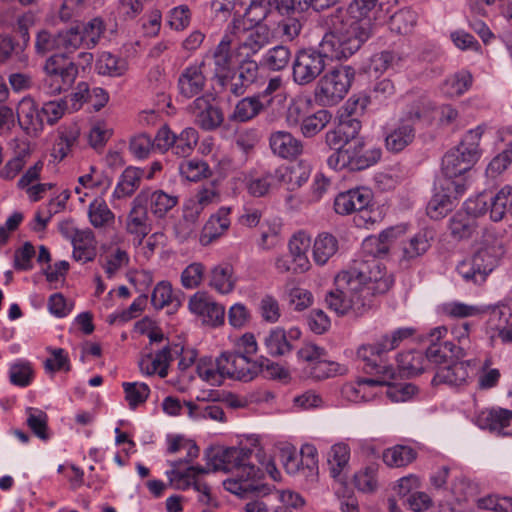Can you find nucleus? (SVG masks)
I'll return each instance as SVG.
<instances>
[{"instance_id": "44", "label": "nucleus", "mask_w": 512, "mask_h": 512, "mask_svg": "<svg viewBox=\"0 0 512 512\" xmlns=\"http://www.w3.org/2000/svg\"><path fill=\"white\" fill-rule=\"evenodd\" d=\"M140 193L147 195L150 211L157 218H163L178 203L176 196L169 195L162 190L141 191Z\"/></svg>"}, {"instance_id": "55", "label": "nucleus", "mask_w": 512, "mask_h": 512, "mask_svg": "<svg viewBox=\"0 0 512 512\" xmlns=\"http://www.w3.org/2000/svg\"><path fill=\"white\" fill-rule=\"evenodd\" d=\"M202 211L200 206H196L191 201L185 204L183 218L176 226L177 233L181 238L186 239L194 232L199 215Z\"/></svg>"}, {"instance_id": "18", "label": "nucleus", "mask_w": 512, "mask_h": 512, "mask_svg": "<svg viewBox=\"0 0 512 512\" xmlns=\"http://www.w3.org/2000/svg\"><path fill=\"white\" fill-rule=\"evenodd\" d=\"M311 167L307 162H288L275 171V177L290 191L300 188L310 177Z\"/></svg>"}, {"instance_id": "10", "label": "nucleus", "mask_w": 512, "mask_h": 512, "mask_svg": "<svg viewBox=\"0 0 512 512\" xmlns=\"http://www.w3.org/2000/svg\"><path fill=\"white\" fill-rule=\"evenodd\" d=\"M148 197L145 193H139L132 201L131 209L126 218L125 229L127 233L134 236L138 244H142L143 240L152 230L151 220L147 211Z\"/></svg>"}, {"instance_id": "34", "label": "nucleus", "mask_w": 512, "mask_h": 512, "mask_svg": "<svg viewBox=\"0 0 512 512\" xmlns=\"http://www.w3.org/2000/svg\"><path fill=\"white\" fill-rule=\"evenodd\" d=\"M403 232L404 229L401 227H390L382 231L378 237L366 238L363 242V249L372 255L370 260H376V256H381L388 252V243Z\"/></svg>"}, {"instance_id": "33", "label": "nucleus", "mask_w": 512, "mask_h": 512, "mask_svg": "<svg viewBox=\"0 0 512 512\" xmlns=\"http://www.w3.org/2000/svg\"><path fill=\"white\" fill-rule=\"evenodd\" d=\"M172 360L171 349L166 346L156 353L154 358L151 355L142 358L139 366L141 371L147 375L157 373L161 378H165L168 375V367Z\"/></svg>"}, {"instance_id": "19", "label": "nucleus", "mask_w": 512, "mask_h": 512, "mask_svg": "<svg viewBox=\"0 0 512 512\" xmlns=\"http://www.w3.org/2000/svg\"><path fill=\"white\" fill-rule=\"evenodd\" d=\"M206 84L203 68L200 64H190L178 78V88L181 96L190 99L199 97Z\"/></svg>"}, {"instance_id": "48", "label": "nucleus", "mask_w": 512, "mask_h": 512, "mask_svg": "<svg viewBox=\"0 0 512 512\" xmlns=\"http://www.w3.org/2000/svg\"><path fill=\"white\" fill-rule=\"evenodd\" d=\"M490 218L497 222L503 219L507 211L512 212V189L508 186L502 188L498 193H489Z\"/></svg>"}, {"instance_id": "25", "label": "nucleus", "mask_w": 512, "mask_h": 512, "mask_svg": "<svg viewBox=\"0 0 512 512\" xmlns=\"http://www.w3.org/2000/svg\"><path fill=\"white\" fill-rule=\"evenodd\" d=\"M350 459V448L346 443L340 442L331 446L327 454V464L330 475L339 482L346 480Z\"/></svg>"}, {"instance_id": "5", "label": "nucleus", "mask_w": 512, "mask_h": 512, "mask_svg": "<svg viewBox=\"0 0 512 512\" xmlns=\"http://www.w3.org/2000/svg\"><path fill=\"white\" fill-rule=\"evenodd\" d=\"M367 103L366 97L347 101L345 110L348 114H342L338 125L326 133V143L334 151L328 160H355L358 156V149L362 148V141L357 138L361 122L352 114L363 112Z\"/></svg>"}, {"instance_id": "62", "label": "nucleus", "mask_w": 512, "mask_h": 512, "mask_svg": "<svg viewBox=\"0 0 512 512\" xmlns=\"http://www.w3.org/2000/svg\"><path fill=\"white\" fill-rule=\"evenodd\" d=\"M104 29V23L99 18H94L86 24H81L80 32L84 47L88 49L93 48L100 40Z\"/></svg>"}, {"instance_id": "39", "label": "nucleus", "mask_w": 512, "mask_h": 512, "mask_svg": "<svg viewBox=\"0 0 512 512\" xmlns=\"http://www.w3.org/2000/svg\"><path fill=\"white\" fill-rule=\"evenodd\" d=\"M291 56L287 46L276 45L262 55L260 65L270 71H281L289 65Z\"/></svg>"}, {"instance_id": "49", "label": "nucleus", "mask_w": 512, "mask_h": 512, "mask_svg": "<svg viewBox=\"0 0 512 512\" xmlns=\"http://www.w3.org/2000/svg\"><path fill=\"white\" fill-rule=\"evenodd\" d=\"M88 217L94 228H105L112 224L115 219L114 213L107 203L100 198L94 199L88 206Z\"/></svg>"}, {"instance_id": "63", "label": "nucleus", "mask_w": 512, "mask_h": 512, "mask_svg": "<svg viewBox=\"0 0 512 512\" xmlns=\"http://www.w3.org/2000/svg\"><path fill=\"white\" fill-rule=\"evenodd\" d=\"M512 317V312L509 306L505 304H497L489 308L488 326L491 330L496 331V335L502 328H505Z\"/></svg>"}, {"instance_id": "6", "label": "nucleus", "mask_w": 512, "mask_h": 512, "mask_svg": "<svg viewBox=\"0 0 512 512\" xmlns=\"http://www.w3.org/2000/svg\"><path fill=\"white\" fill-rule=\"evenodd\" d=\"M503 253L504 249L499 241L486 239L473 254L458 263L456 271L466 283L480 285L497 267Z\"/></svg>"}, {"instance_id": "52", "label": "nucleus", "mask_w": 512, "mask_h": 512, "mask_svg": "<svg viewBox=\"0 0 512 512\" xmlns=\"http://www.w3.org/2000/svg\"><path fill=\"white\" fill-rule=\"evenodd\" d=\"M266 107L257 95L245 97L238 101L233 112V119L246 122L256 117Z\"/></svg>"}, {"instance_id": "42", "label": "nucleus", "mask_w": 512, "mask_h": 512, "mask_svg": "<svg viewBox=\"0 0 512 512\" xmlns=\"http://www.w3.org/2000/svg\"><path fill=\"white\" fill-rule=\"evenodd\" d=\"M473 77L467 70H461L447 77L441 85V92L450 98L464 94L472 85Z\"/></svg>"}, {"instance_id": "36", "label": "nucleus", "mask_w": 512, "mask_h": 512, "mask_svg": "<svg viewBox=\"0 0 512 512\" xmlns=\"http://www.w3.org/2000/svg\"><path fill=\"white\" fill-rule=\"evenodd\" d=\"M95 69L103 76L120 77L128 70V62L110 52H102L96 60Z\"/></svg>"}, {"instance_id": "51", "label": "nucleus", "mask_w": 512, "mask_h": 512, "mask_svg": "<svg viewBox=\"0 0 512 512\" xmlns=\"http://www.w3.org/2000/svg\"><path fill=\"white\" fill-rule=\"evenodd\" d=\"M77 138V131L60 132L53 143L51 156L55 160H63L67 157H74Z\"/></svg>"}, {"instance_id": "12", "label": "nucleus", "mask_w": 512, "mask_h": 512, "mask_svg": "<svg viewBox=\"0 0 512 512\" xmlns=\"http://www.w3.org/2000/svg\"><path fill=\"white\" fill-rule=\"evenodd\" d=\"M159 170H161L159 162H153L148 171L134 166L127 167L121 175L113 196L118 199L131 196L138 189L143 178L151 179Z\"/></svg>"}, {"instance_id": "3", "label": "nucleus", "mask_w": 512, "mask_h": 512, "mask_svg": "<svg viewBox=\"0 0 512 512\" xmlns=\"http://www.w3.org/2000/svg\"><path fill=\"white\" fill-rule=\"evenodd\" d=\"M414 333L415 329L412 327H401L383 334L374 343L361 345L357 349L356 356L364 363V370L367 373L376 374L377 378H363L344 384L341 388L343 398L353 403L370 401L376 394L366 393V389L390 386L396 372L391 365L383 362L384 356L396 349L404 340L412 337Z\"/></svg>"}, {"instance_id": "50", "label": "nucleus", "mask_w": 512, "mask_h": 512, "mask_svg": "<svg viewBox=\"0 0 512 512\" xmlns=\"http://www.w3.org/2000/svg\"><path fill=\"white\" fill-rule=\"evenodd\" d=\"M219 357L215 360L209 357L199 359L196 365L198 376L212 386H220L225 380L219 368Z\"/></svg>"}, {"instance_id": "1", "label": "nucleus", "mask_w": 512, "mask_h": 512, "mask_svg": "<svg viewBox=\"0 0 512 512\" xmlns=\"http://www.w3.org/2000/svg\"><path fill=\"white\" fill-rule=\"evenodd\" d=\"M371 0H356L348 8H336L322 18L327 30L318 49H304L296 54L292 66L293 81L298 85L313 82L325 69L326 60L352 56L371 37Z\"/></svg>"}, {"instance_id": "2", "label": "nucleus", "mask_w": 512, "mask_h": 512, "mask_svg": "<svg viewBox=\"0 0 512 512\" xmlns=\"http://www.w3.org/2000/svg\"><path fill=\"white\" fill-rule=\"evenodd\" d=\"M392 284V275L378 260H355L347 271L337 275V288L327 293L325 302L338 315L362 316Z\"/></svg>"}, {"instance_id": "14", "label": "nucleus", "mask_w": 512, "mask_h": 512, "mask_svg": "<svg viewBox=\"0 0 512 512\" xmlns=\"http://www.w3.org/2000/svg\"><path fill=\"white\" fill-rule=\"evenodd\" d=\"M17 119L20 127L30 136H38L44 129L42 109L30 97H24L17 107Z\"/></svg>"}, {"instance_id": "7", "label": "nucleus", "mask_w": 512, "mask_h": 512, "mask_svg": "<svg viewBox=\"0 0 512 512\" xmlns=\"http://www.w3.org/2000/svg\"><path fill=\"white\" fill-rule=\"evenodd\" d=\"M353 78L354 70L350 66H340L328 71L317 84L315 100L322 106L336 105L348 93Z\"/></svg>"}, {"instance_id": "9", "label": "nucleus", "mask_w": 512, "mask_h": 512, "mask_svg": "<svg viewBox=\"0 0 512 512\" xmlns=\"http://www.w3.org/2000/svg\"><path fill=\"white\" fill-rule=\"evenodd\" d=\"M219 368L224 378H229L239 381H251L260 372L258 362L252 361L251 358L236 353L226 351L219 356Z\"/></svg>"}, {"instance_id": "8", "label": "nucleus", "mask_w": 512, "mask_h": 512, "mask_svg": "<svg viewBox=\"0 0 512 512\" xmlns=\"http://www.w3.org/2000/svg\"><path fill=\"white\" fill-rule=\"evenodd\" d=\"M233 42V33L226 32L215 49L207 52L200 63L201 67L209 70L223 86H226V81L232 70L231 46Z\"/></svg>"}, {"instance_id": "38", "label": "nucleus", "mask_w": 512, "mask_h": 512, "mask_svg": "<svg viewBox=\"0 0 512 512\" xmlns=\"http://www.w3.org/2000/svg\"><path fill=\"white\" fill-rule=\"evenodd\" d=\"M397 363L400 371L407 376H415L428 369L427 357L421 351L399 353Z\"/></svg>"}, {"instance_id": "60", "label": "nucleus", "mask_w": 512, "mask_h": 512, "mask_svg": "<svg viewBox=\"0 0 512 512\" xmlns=\"http://www.w3.org/2000/svg\"><path fill=\"white\" fill-rule=\"evenodd\" d=\"M345 370L346 369L340 364L333 361H328L325 357L319 359L312 367L308 368L305 373L311 378L321 380L336 374H342L345 372Z\"/></svg>"}, {"instance_id": "59", "label": "nucleus", "mask_w": 512, "mask_h": 512, "mask_svg": "<svg viewBox=\"0 0 512 512\" xmlns=\"http://www.w3.org/2000/svg\"><path fill=\"white\" fill-rule=\"evenodd\" d=\"M122 387L125 392V399L132 409L143 404L150 395L149 386L142 382H123Z\"/></svg>"}, {"instance_id": "58", "label": "nucleus", "mask_w": 512, "mask_h": 512, "mask_svg": "<svg viewBox=\"0 0 512 512\" xmlns=\"http://www.w3.org/2000/svg\"><path fill=\"white\" fill-rule=\"evenodd\" d=\"M330 120L331 114L327 110L321 109L315 113H309L300 126L301 132L305 137H312L319 133Z\"/></svg>"}, {"instance_id": "35", "label": "nucleus", "mask_w": 512, "mask_h": 512, "mask_svg": "<svg viewBox=\"0 0 512 512\" xmlns=\"http://www.w3.org/2000/svg\"><path fill=\"white\" fill-rule=\"evenodd\" d=\"M403 232L404 229L401 227H390L382 231L378 237L366 238L363 242V249L372 255L370 260H376V256H381L388 252V243Z\"/></svg>"}, {"instance_id": "53", "label": "nucleus", "mask_w": 512, "mask_h": 512, "mask_svg": "<svg viewBox=\"0 0 512 512\" xmlns=\"http://www.w3.org/2000/svg\"><path fill=\"white\" fill-rule=\"evenodd\" d=\"M417 23V14L408 8L401 9L390 17L389 27L397 34H409Z\"/></svg>"}, {"instance_id": "61", "label": "nucleus", "mask_w": 512, "mask_h": 512, "mask_svg": "<svg viewBox=\"0 0 512 512\" xmlns=\"http://www.w3.org/2000/svg\"><path fill=\"white\" fill-rule=\"evenodd\" d=\"M270 0H254L245 9L244 18L252 25H263L262 22L271 13Z\"/></svg>"}, {"instance_id": "23", "label": "nucleus", "mask_w": 512, "mask_h": 512, "mask_svg": "<svg viewBox=\"0 0 512 512\" xmlns=\"http://www.w3.org/2000/svg\"><path fill=\"white\" fill-rule=\"evenodd\" d=\"M269 144L274 155L283 159L299 157L303 152V145L289 132L276 131L270 135Z\"/></svg>"}, {"instance_id": "24", "label": "nucleus", "mask_w": 512, "mask_h": 512, "mask_svg": "<svg viewBox=\"0 0 512 512\" xmlns=\"http://www.w3.org/2000/svg\"><path fill=\"white\" fill-rule=\"evenodd\" d=\"M259 64L250 59L242 61L237 75L233 76L230 83L226 82L227 90L235 96H241L246 89L258 78Z\"/></svg>"}, {"instance_id": "46", "label": "nucleus", "mask_w": 512, "mask_h": 512, "mask_svg": "<svg viewBox=\"0 0 512 512\" xmlns=\"http://www.w3.org/2000/svg\"><path fill=\"white\" fill-rule=\"evenodd\" d=\"M337 239L329 234L322 233L314 241L313 259L318 265H324L337 252Z\"/></svg>"}, {"instance_id": "21", "label": "nucleus", "mask_w": 512, "mask_h": 512, "mask_svg": "<svg viewBox=\"0 0 512 512\" xmlns=\"http://www.w3.org/2000/svg\"><path fill=\"white\" fill-rule=\"evenodd\" d=\"M77 74V65L74 62L67 63V65L63 66V69L57 70L56 75L45 74L41 87L47 94H60L72 86Z\"/></svg>"}, {"instance_id": "41", "label": "nucleus", "mask_w": 512, "mask_h": 512, "mask_svg": "<svg viewBox=\"0 0 512 512\" xmlns=\"http://www.w3.org/2000/svg\"><path fill=\"white\" fill-rule=\"evenodd\" d=\"M264 346L270 356L278 357L290 353L292 345L287 333L280 327H275L264 337Z\"/></svg>"}, {"instance_id": "26", "label": "nucleus", "mask_w": 512, "mask_h": 512, "mask_svg": "<svg viewBox=\"0 0 512 512\" xmlns=\"http://www.w3.org/2000/svg\"><path fill=\"white\" fill-rule=\"evenodd\" d=\"M73 258L77 262L87 263L96 257L94 233L90 229H76L72 236Z\"/></svg>"}, {"instance_id": "57", "label": "nucleus", "mask_w": 512, "mask_h": 512, "mask_svg": "<svg viewBox=\"0 0 512 512\" xmlns=\"http://www.w3.org/2000/svg\"><path fill=\"white\" fill-rule=\"evenodd\" d=\"M199 139L198 133L194 128L184 129L180 135H175V141L172 150L175 155L186 158L193 151Z\"/></svg>"}, {"instance_id": "54", "label": "nucleus", "mask_w": 512, "mask_h": 512, "mask_svg": "<svg viewBox=\"0 0 512 512\" xmlns=\"http://www.w3.org/2000/svg\"><path fill=\"white\" fill-rule=\"evenodd\" d=\"M26 423L30 430L34 433L35 436L40 438L41 440H48V416L47 414L33 407H28L26 409Z\"/></svg>"}, {"instance_id": "20", "label": "nucleus", "mask_w": 512, "mask_h": 512, "mask_svg": "<svg viewBox=\"0 0 512 512\" xmlns=\"http://www.w3.org/2000/svg\"><path fill=\"white\" fill-rule=\"evenodd\" d=\"M431 237L427 231H420L402 243L398 262L402 268H408L412 262L424 255L430 248Z\"/></svg>"}, {"instance_id": "47", "label": "nucleus", "mask_w": 512, "mask_h": 512, "mask_svg": "<svg viewBox=\"0 0 512 512\" xmlns=\"http://www.w3.org/2000/svg\"><path fill=\"white\" fill-rule=\"evenodd\" d=\"M166 25L174 32H183L192 22V10L187 4L170 8L165 14Z\"/></svg>"}, {"instance_id": "13", "label": "nucleus", "mask_w": 512, "mask_h": 512, "mask_svg": "<svg viewBox=\"0 0 512 512\" xmlns=\"http://www.w3.org/2000/svg\"><path fill=\"white\" fill-rule=\"evenodd\" d=\"M189 309L192 313L203 318L211 326L222 325L225 321V308L213 301L205 293H196L189 300Z\"/></svg>"}, {"instance_id": "37", "label": "nucleus", "mask_w": 512, "mask_h": 512, "mask_svg": "<svg viewBox=\"0 0 512 512\" xmlns=\"http://www.w3.org/2000/svg\"><path fill=\"white\" fill-rule=\"evenodd\" d=\"M415 131L409 121H403L385 138L388 151L398 153L407 147L414 139Z\"/></svg>"}, {"instance_id": "31", "label": "nucleus", "mask_w": 512, "mask_h": 512, "mask_svg": "<svg viewBox=\"0 0 512 512\" xmlns=\"http://www.w3.org/2000/svg\"><path fill=\"white\" fill-rule=\"evenodd\" d=\"M236 279L230 264L223 263L214 266L209 275V286L220 294H229L235 288Z\"/></svg>"}, {"instance_id": "45", "label": "nucleus", "mask_w": 512, "mask_h": 512, "mask_svg": "<svg viewBox=\"0 0 512 512\" xmlns=\"http://www.w3.org/2000/svg\"><path fill=\"white\" fill-rule=\"evenodd\" d=\"M427 357V366L430 364H447L453 358L459 359L460 356L457 355L456 345H454L450 341H444L443 343H433L429 344V347L424 354Z\"/></svg>"}, {"instance_id": "28", "label": "nucleus", "mask_w": 512, "mask_h": 512, "mask_svg": "<svg viewBox=\"0 0 512 512\" xmlns=\"http://www.w3.org/2000/svg\"><path fill=\"white\" fill-rule=\"evenodd\" d=\"M311 245V239L303 232L296 233L288 243L289 255L292 262L296 263L297 271H308L310 269V261L307 252Z\"/></svg>"}, {"instance_id": "22", "label": "nucleus", "mask_w": 512, "mask_h": 512, "mask_svg": "<svg viewBox=\"0 0 512 512\" xmlns=\"http://www.w3.org/2000/svg\"><path fill=\"white\" fill-rule=\"evenodd\" d=\"M470 361L467 362H452L444 366H439L432 379L433 385L447 384L449 386L464 385L468 378V366Z\"/></svg>"}, {"instance_id": "27", "label": "nucleus", "mask_w": 512, "mask_h": 512, "mask_svg": "<svg viewBox=\"0 0 512 512\" xmlns=\"http://www.w3.org/2000/svg\"><path fill=\"white\" fill-rule=\"evenodd\" d=\"M271 39V31L267 25L254 26L241 40L238 51L241 56L250 57L266 46Z\"/></svg>"}, {"instance_id": "16", "label": "nucleus", "mask_w": 512, "mask_h": 512, "mask_svg": "<svg viewBox=\"0 0 512 512\" xmlns=\"http://www.w3.org/2000/svg\"><path fill=\"white\" fill-rule=\"evenodd\" d=\"M485 128V125H478L477 127L470 129L457 146L447 151L445 157L448 160L479 159L481 157L479 142Z\"/></svg>"}, {"instance_id": "29", "label": "nucleus", "mask_w": 512, "mask_h": 512, "mask_svg": "<svg viewBox=\"0 0 512 512\" xmlns=\"http://www.w3.org/2000/svg\"><path fill=\"white\" fill-rule=\"evenodd\" d=\"M462 194H456V191L444 190L437 191L427 204V215L434 220L446 216L454 207V202Z\"/></svg>"}, {"instance_id": "32", "label": "nucleus", "mask_w": 512, "mask_h": 512, "mask_svg": "<svg viewBox=\"0 0 512 512\" xmlns=\"http://www.w3.org/2000/svg\"><path fill=\"white\" fill-rule=\"evenodd\" d=\"M405 57L395 51H381L370 58L368 72L370 75H381L389 69H397L402 66Z\"/></svg>"}, {"instance_id": "4", "label": "nucleus", "mask_w": 512, "mask_h": 512, "mask_svg": "<svg viewBox=\"0 0 512 512\" xmlns=\"http://www.w3.org/2000/svg\"><path fill=\"white\" fill-rule=\"evenodd\" d=\"M253 450L245 447L216 448L208 452V465L214 471H236V476L223 482L225 490L242 496L257 489L254 480L261 470L252 461Z\"/></svg>"}, {"instance_id": "43", "label": "nucleus", "mask_w": 512, "mask_h": 512, "mask_svg": "<svg viewBox=\"0 0 512 512\" xmlns=\"http://www.w3.org/2000/svg\"><path fill=\"white\" fill-rule=\"evenodd\" d=\"M476 227V220L464 211L456 212L449 220L450 234L456 240L470 238Z\"/></svg>"}, {"instance_id": "40", "label": "nucleus", "mask_w": 512, "mask_h": 512, "mask_svg": "<svg viewBox=\"0 0 512 512\" xmlns=\"http://www.w3.org/2000/svg\"><path fill=\"white\" fill-rule=\"evenodd\" d=\"M417 457V452L410 446L395 445L383 451V462L392 468L405 467Z\"/></svg>"}, {"instance_id": "11", "label": "nucleus", "mask_w": 512, "mask_h": 512, "mask_svg": "<svg viewBox=\"0 0 512 512\" xmlns=\"http://www.w3.org/2000/svg\"><path fill=\"white\" fill-rule=\"evenodd\" d=\"M474 423L496 436H512V410L494 407L476 414Z\"/></svg>"}, {"instance_id": "15", "label": "nucleus", "mask_w": 512, "mask_h": 512, "mask_svg": "<svg viewBox=\"0 0 512 512\" xmlns=\"http://www.w3.org/2000/svg\"><path fill=\"white\" fill-rule=\"evenodd\" d=\"M441 170L443 179L440 180V187L444 190L456 191V194H463L471 171L468 162H442Z\"/></svg>"}, {"instance_id": "30", "label": "nucleus", "mask_w": 512, "mask_h": 512, "mask_svg": "<svg viewBox=\"0 0 512 512\" xmlns=\"http://www.w3.org/2000/svg\"><path fill=\"white\" fill-rule=\"evenodd\" d=\"M230 208L221 207L215 214L211 215L203 227L201 240L211 242L223 235L230 226Z\"/></svg>"}, {"instance_id": "17", "label": "nucleus", "mask_w": 512, "mask_h": 512, "mask_svg": "<svg viewBox=\"0 0 512 512\" xmlns=\"http://www.w3.org/2000/svg\"><path fill=\"white\" fill-rule=\"evenodd\" d=\"M190 111L195 123L204 130H213L223 121L222 112L211 104L209 96L197 97L190 105Z\"/></svg>"}, {"instance_id": "56", "label": "nucleus", "mask_w": 512, "mask_h": 512, "mask_svg": "<svg viewBox=\"0 0 512 512\" xmlns=\"http://www.w3.org/2000/svg\"><path fill=\"white\" fill-rule=\"evenodd\" d=\"M169 464L172 469L167 471L166 474L175 489L185 491L193 487V482L197 478H194L187 468L185 470L181 469L182 460L170 461Z\"/></svg>"}, {"instance_id": "64", "label": "nucleus", "mask_w": 512, "mask_h": 512, "mask_svg": "<svg viewBox=\"0 0 512 512\" xmlns=\"http://www.w3.org/2000/svg\"><path fill=\"white\" fill-rule=\"evenodd\" d=\"M278 458L288 474L294 475L300 470V459L297 450L290 444H284L278 448Z\"/></svg>"}]
</instances>
